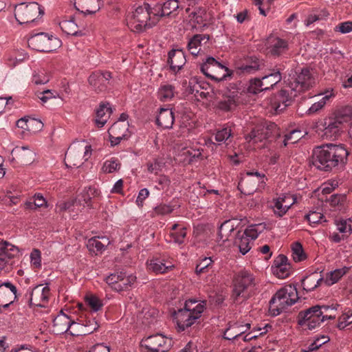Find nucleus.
I'll use <instances>...</instances> for the list:
<instances>
[{"label": "nucleus", "instance_id": "obj_1", "mask_svg": "<svg viewBox=\"0 0 352 352\" xmlns=\"http://www.w3.org/2000/svg\"><path fill=\"white\" fill-rule=\"evenodd\" d=\"M314 83L315 79L309 69L304 68L300 72H296L288 79L286 85L272 98V107L277 113L282 112L291 104L292 99L298 94L309 89Z\"/></svg>", "mask_w": 352, "mask_h": 352}, {"label": "nucleus", "instance_id": "obj_2", "mask_svg": "<svg viewBox=\"0 0 352 352\" xmlns=\"http://www.w3.org/2000/svg\"><path fill=\"white\" fill-rule=\"evenodd\" d=\"M349 152L343 144H325L314 148L313 166L322 171L329 172L342 168L346 164Z\"/></svg>", "mask_w": 352, "mask_h": 352}, {"label": "nucleus", "instance_id": "obj_3", "mask_svg": "<svg viewBox=\"0 0 352 352\" xmlns=\"http://www.w3.org/2000/svg\"><path fill=\"white\" fill-rule=\"evenodd\" d=\"M206 309V300L188 299L185 301L182 308L175 310L172 315L179 330L184 331L198 322Z\"/></svg>", "mask_w": 352, "mask_h": 352}, {"label": "nucleus", "instance_id": "obj_4", "mask_svg": "<svg viewBox=\"0 0 352 352\" xmlns=\"http://www.w3.org/2000/svg\"><path fill=\"white\" fill-rule=\"evenodd\" d=\"M257 280L252 273L248 270L239 272L233 280L232 298L235 302H241L248 299L253 294Z\"/></svg>", "mask_w": 352, "mask_h": 352}, {"label": "nucleus", "instance_id": "obj_5", "mask_svg": "<svg viewBox=\"0 0 352 352\" xmlns=\"http://www.w3.org/2000/svg\"><path fill=\"white\" fill-rule=\"evenodd\" d=\"M297 289L294 285H287L274 295L270 301L269 311L276 316L293 305L298 300Z\"/></svg>", "mask_w": 352, "mask_h": 352}, {"label": "nucleus", "instance_id": "obj_6", "mask_svg": "<svg viewBox=\"0 0 352 352\" xmlns=\"http://www.w3.org/2000/svg\"><path fill=\"white\" fill-rule=\"evenodd\" d=\"M153 6L144 3L138 7L134 12L126 18L128 27L133 32H142L146 28L155 25L158 21H155L153 14Z\"/></svg>", "mask_w": 352, "mask_h": 352}, {"label": "nucleus", "instance_id": "obj_7", "mask_svg": "<svg viewBox=\"0 0 352 352\" xmlns=\"http://www.w3.org/2000/svg\"><path fill=\"white\" fill-rule=\"evenodd\" d=\"M331 307L327 305H316L301 311L298 314V323L304 329L312 330L318 327L327 318L333 319L335 316H328Z\"/></svg>", "mask_w": 352, "mask_h": 352}, {"label": "nucleus", "instance_id": "obj_8", "mask_svg": "<svg viewBox=\"0 0 352 352\" xmlns=\"http://www.w3.org/2000/svg\"><path fill=\"white\" fill-rule=\"evenodd\" d=\"M267 178L263 173L257 170L247 171L242 175L238 188L244 194L252 195L256 191H262L266 185Z\"/></svg>", "mask_w": 352, "mask_h": 352}, {"label": "nucleus", "instance_id": "obj_9", "mask_svg": "<svg viewBox=\"0 0 352 352\" xmlns=\"http://www.w3.org/2000/svg\"><path fill=\"white\" fill-rule=\"evenodd\" d=\"M44 14V9L36 2L22 3L14 9L16 21L21 23H35Z\"/></svg>", "mask_w": 352, "mask_h": 352}, {"label": "nucleus", "instance_id": "obj_10", "mask_svg": "<svg viewBox=\"0 0 352 352\" xmlns=\"http://www.w3.org/2000/svg\"><path fill=\"white\" fill-rule=\"evenodd\" d=\"M28 44L37 51L50 52L58 48L61 41L52 35L41 32L32 36L28 39Z\"/></svg>", "mask_w": 352, "mask_h": 352}, {"label": "nucleus", "instance_id": "obj_11", "mask_svg": "<svg viewBox=\"0 0 352 352\" xmlns=\"http://www.w3.org/2000/svg\"><path fill=\"white\" fill-rule=\"evenodd\" d=\"M171 342L170 339L157 333L143 339L141 346L147 349L146 352H167L170 349Z\"/></svg>", "mask_w": 352, "mask_h": 352}, {"label": "nucleus", "instance_id": "obj_12", "mask_svg": "<svg viewBox=\"0 0 352 352\" xmlns=\"http://www.w3.org/2000/svg\"><path fill=\"white\" fill-rule=\"evenodd\" d=\"M148 271L155 274H166L175 268L173 259L167 254L153 256L146 261Z\"/></svg>", "mask_w": 352, "mask_h": 352}, {"label": "nucleus", "instance_id": "obj_13", "mask_svg": "<svg viewBox=\"0 0 352 352\" xmlns=\"http://www.w3.org/2000/svg\"><path fill=\"white\" fill-rule=\"evenodd\" d=\"M259 69V64L257 60L248 58L236 63L235 69L230 73L224 74L221 79H226L227 76L236 74L238 76H245L254 74Z\"/></svg>", "mask_w": 352, "mask_h": 352}, {"label": "nucleus", "instance_id": "obj_14", "mask_svg": "<svg viewBox=\"0 0 352 352\" xmlns=\"http://www.w3.org/2000/svg\"><path fill=\"white\" fill-rule=\"evenodd\" d=\"M19 250L15 245L6 241L0 242V271L12 265L11 258L16 256Z\"/></svg>", "mask_w": 352, "mask_h": 352}, {"label": "nucleus", "instance_id": "obj_15", "mask_svg": "<svg viewBox=\"0 0 352 352\" xmlns=\"http://www.w3.org/2000/svg\"><path fill=\"white\" fill-rule=\"evenodd\" d=\"M179 8L178 0H166L163 3H157L153 5V14L155 21H160L163 16H170L175 12Z\"/></svg>", "mask_w": 352, "mask_h": 352}, {"label": "nucleus", "instance_id": "obj_16", "mask_svg": "<svg viewBox=\"0 0 352 352\" xmlns=\"http://www.w3.org/2000/svg\"><path fill=\"white\" fill-rule=\"evenodd\" d=\"M111 74L109 72H94L89 77V83L96 91L101 92L107 89Z\"/></svg>", "mask_w": 352, "mask_h": 352}, {"label": "nucleus", "instance_id": "obj_17", "mask_svg": "<svg viewBox=\"0 0 352 352\" xmlns=\"http://www.w3.org/2000/svg\"><path fill=\"white\" fill-rule=\"evenodd\" d=\"M336 117H329L320 123L324 135L327 138H336L342 129L343 123Z\"/></svg>", "mask_w": 352, "mask_h": 352}, {"label": "nucleus", "instance_id": "obj_18", "mask_svg": "<svg viewBox=\"0 0 352 352\" xmlns=\"http://www.w3.org/2000/svg\"><path fill=\"white\" fill-rule=\"evenodd\" d=\"M50 296V287L38 285L32 289L30 301L32 305L44 307L49 301Z\"/></svg>", "mask_w": 352, "mask_h": 352}, {"label": "nucleus", "instance_id": "obj_19", "mask_svg": "<svg viewBox=\"0 0 352 352\" xmlns=\"http://www.w3.org/2000/svg\"><path fill=\"white\" fill-rule=\"evenodd\" d=\"M16 287L10 282H5L0 285V299L1 305L8 308L17 298Z\"/></svg>", "mask_w": 352, "mask_h": 352}, {"label": "nucleus", "instance_id": "obj_20", "mask_svg": "<svg viewBox=\"0 0 352 352\" xmlns=\"http://www.w3.org/2000/svg\"><path fill=\"white\" fill-rule=\"evenodd\" d=\"M272 269L274 274L279 278L288 277L292 272L287 256L283 254H280L276 258Z\"/></svg>", "mask_w": 352, "mask_h": 352}, {"label": "nucleus", "instance_id": "obj_21", "mask_svg": "<svg viewBox=\"0 0 352 352\" xmlns=\"http://www.w3.org/2000/svg\"><path fill=\"white\" fill-rule=\"evenodd\" d=\"M267 130H276V124L270 122L265 126H257L245 137L246 140L253 143L267 140Z\"/></svg>", "mask_w": 352, "mask_h": 352}, {"label": "nucleus", "instance_id": "obj_22", "mask_svg": "<svg viewBox=\"0 0 352 352\" xmlns=\"http://www.w3.org/2000/svg\"><path fill=\"white\" fill-rule=\"evenodd\" d=\"M268 49L272 55L279 56L287 53L289 45L286 40L278 37H271L268 39Z\"/></svg>", "mask_w": 352, "mask_h": 352}, {"label": "nucleus", "instance_id": "obj_23", "mask_svg": "<svg viewBox=\"0 0 352 352\" xmlns=\"http://www.w3.org/2000/svg\"><path fill=\"white\" fill-rule=\"evenodd\" d=\"M184 53L181 50H173L168 53V63L170 69L174 72H178L186 63Z\"/></svg>", "mask_w": 352, "mask_h": 352}, {"label": "nucleus", "instance_id": "obj_24", "mask_svg": "<svg viewBox=\"0 0 352 352\" xmlns=\"http://www.w3.org/2000/svg\"><path fill=\"white\" fill-rule=\"evenodd\" d=\"M210 40L208 34H195L190 39L188 43V50L193 56H197L201 50V46Z\"/></svg>", "mask_w": 352, "mask_h": 352}, {"label": "nucleus", "instance_id": "obj_25", "mask_svg": "<svg viewBox=\"0 0 352 352\" xmlns=\"http://www.w3.org/2000/svg\"><path fill=\"white\" fill-rule=\"evenodd\" d=\"M54 331L57 333H63L68 331L71 326L75 324L66 314L61 313L58 315L53 321Z\"/></svg>", "mask_w": 352, "mask_h": 352}, {"label": "nucleus", "instance_id": "obj_26", "mask_svg": "<svg viewBox=\"0 0 352 352\" xmlns=\"http://www.w3.org/2000/svg\"><path fill=\"white\" fill-rule=\"evenodd\" d=\"M174 115L171 109L162 108L156 119L158 126L164 129H170L174 123Z\"/></svg>", "mask_w": 352, "mask_h": 352}, {"label": "nucleus", "instance_id": "obj_27", "mask_svg": "<svg viewBox=\"0 0 352 352\" xmlns=\"http://www.w3.org/2000/svg\"><path fill=\"white\" fill-rule=\"evenodd\" d=\"M239 104L237 96L234 92L224 96L218 102L217 107L219 110L230 112L234 111Z\"/></svg>", "mask_w": 352, "mask_h": 352}, {"label": "nucleus", "instance_id": "obj_28", "mask_svg": "<svg viewBox=\"0 0 352 352\" xmlns=\"http://www.w3.org/2000/svg\"><path fill=\"white\" fill-rule=\"evenodd\" d=\"M176 95L177 91L175 86L168 83L162 84L157 91L158 99L164 102L172 100Z\"/></svg>", "mask_w": 352, "mask_h": 352}, {"label": "nucleus", "instance_id": "obj_29", "mask_svg": "<svg viewBox=\"0 0 352 352\" xmlns=\"http://www.w3.org/2000/svg\"><path fill=\"white\" fill-rule=\"evenodd\" d=\"M112 113L111 108L109 104H101L99 108L96 110V116L95 122L98 128L102 127L107 122Z\"/></svg>", "mask_w": 352, "mask_h": 352}, {"label": "nucleus", "instance_id": "obj_30", "mask_svg": "<svg viewBox=\"0 0 352 352\" xmlns=\"http://www.w3.org/2000/svg\"><path fill=\"white\" fill-rule=\"evenodd\" d=\"M287 199H291V196L284 195L273 200V210L275 214L283 217L292 206V204H284Z\"/></svg>", "mask_w": 352, "mask_h": 352}, {"label": "nucleus", "instance_id": "obj_31", "mask_svg": "<svg viewBox=\"0 0 352 352\" xmlns=\"http://www.w3.org/2000/svg\"><path fill=\"white\" fill-rule=\"evenodd\" d=\"M350 267H343L340 269H336L326 274L324 278V284L327 286H331L338 283L345 274L349 271Z\"/></svg>", "mask_w": 352, "mask_h": 352}, {"label": "nucleus", "instance_id": "obj_32", "mask_svg": "<svg viewBox=\"0 0 352 352\" xmlns=\"http://www.w3.org/2000/svg\"><path fill=\"white\" fill-rule=\"evenodd\" d=\"M212 67H217L222 69H224L226 72H229L228 69L223 65H222L220 63L216 60L213 57H208L206 58V62L202 63L200 67V69L201 72L206 75V76L215 78V77L211 74Z\"/></svg>", "mask_w": 352, "mask_h": 352}, {"label": "nucleus", "instance_id": "obj_33", "mask_svg": "<svg viewBox=\"0 0 352 352\" xmlns=\"http://www.w3.org/2000/svg\"><path fill=\"white\" fill-rule=\"evenodd\" d=\"M99 195L100 192L96 188H85L82 193L76 199H80V206L82 204V202H83V206L86 205L88 207H91V199L99 196Z\"/></svg>", "mask_w": 352, "mask_h": 352}, {"label": "nucleus", "instance_id": "obj_34", "mask_svg": "<svg viewBox=\"0 0 352 352\" xmlns=\"http://www.w3.org/2000/svg\"><path fill=\"white\" fill-rule=\"evenodd\" d=\"M187 232L186 228L177 223L172 226L170 236L175 243H178L179 245L183 244Z\"/></svg>", "mask_w": 352, "mask_h": 352}, {"label": "nucleus", "instance_id": "obj_35", "mask_svg": "<svg viewBox=\"0 0 352 352\" xmlns=\"http://www.w3.org/2000/svg\"><path fill=\"white\" fill-rule=\"evenodd\" d=\"M251 240L247 237L241 231H238L234 240V244L238 246L240 252L245 254L251 249Z\"/></svg>", "mask_w": 352, "mask_h": 352}, {"label": "nucleus", "instance_id": "obj_36", "mask_svg": "<svg viewBox=\"0 0 352 352\" xmlns=\"http://www.w3.org/2000/svg\"><path fill=\"white\" fill-rule=\"evenodd\" d=\"M80 207V199H71L67 201H62L57 204V208L60 212L67 211L69 213H77Z\"/></svg>", "mask_w": 352, "mask_h": 352}, {"label": "nucleus", "instance_id": "obj_37", "mask_svg": "<svg viewBox=\"0 0 352 352\" xmlns=\"http://www.w3.org/2000/svg\"><path fill=\"white\" fill-rule=\"evenodd\" d=\"M234 230V223L232 220L226 221L223 222L219 230L218 239L223 242L229 240V236L231 233Z\"/></svg>", "mask_w": 352, "mask_h": 352}, {"label": "nucleus", "instance_id": "obj_38", "mask_svg": "<svg viewBox=\"0 0 352 352\" xmlns=\"http://www.w3.org/2000/svg\"><path fill=\"white\" fill-rule=\"evenodd\" d=\"M61 30L67 34L81 36L84 35L82 31L78 30V26L73 20L63 21L60 23Z\"/></svg>", "mask_w": 352, "mask_h": 352}, {"label": "nucleus", "instance_id": "obj_39", "mask_svg": "<svg viewBox=\"0 0 352 352\" xmlns=\"http://www.w3.org/2000/svg\"><path fill=\"white\" fill-rule=\"evenodd\" d=\"M281 69V67L277 68L276 72L274 73H271L270 74L266 75L262 78L264 87L266 88V90L269 89L270 87H272L274 85L277 84L280 81L282 78L280 70Z\"/></svg>", "mask_w": 352, "mask_h": 352}, {"label": "nucleus", "instance_id": "obj_40", "mask_svg": "<svg viewBox=\"0 0 352 352\" xmlns=\"http://www.w3.org/2000/svg\"><path fill=\"white\" fill-rule=\"evenodd\" d=\"M34 124H36V129L37 130H41L43 126L41 121L34 118H23L19 119L16 122V125L19 128L27 131H31L32 126Z\"/></svg>", "mask_w": 352, "mask_h": 352}, {"label": "nucleus", "instance_id": "obj_41", "mask_svg": "<svg viewBox=\"0 0 352 352\" xmlns=\"http://www.w3.org/2000/svg\"><path fill=\"white\" fill-rule=\"evenodd\" d=\"M100 0H78L82 5V12L85 14H94L98 11Z\"/></svg>", "mask_w": 352, "mask_h": 352}, {"label": "nucleus", "instance_id": "obj_42", "mask_svg": "<svg viewBox=\"0 0 352 352\" xmlns=\"http://www.w3.org/2000/svg\"><path fill=\"white\" fill-rule=\"evenodd\" d=\"M135 280L136 276L133 274L126 276L125 273L123 272L119 283L115 285L114 290L116 292L126 290L135 282Z\"/></svg>", "mask_w": 352, "mask_h": 352}, {"label": "nucleus", "instance_id": "obj_43", "mask_svg": "<svg viewBox=\"0 0 352 352\" xmlns=\"http://www.w3.org/2000/svg\"><path fill=\"white\" fill-rule=\"evenodd\" d=\"M265 229V226L263 224H255L248 226L244 232H242L251 241L255 240Z\"/></svg>", "mask_w": 352, "mask_h": 352}, {"label": "nucleus", "instance_id": "obj_44", "mask_svg": "<svg viewBox=\"0 0 352 352\" xmlns=\"http://www.w3.org/2000/svg\"><path fill=\"white\" fill-rule=\"evenodd\" d=\"M322 283H324V278H320L316 280L314 275H312L306 277L302 280V286L305 290L312 291L320 286Z\"/></svg>", "mask_w": 352, "mask_h": 352}, {"label": "nucleus", "instance_id": "obj_45", "mask_svg": "<svg viewBox=\"0 0 352 352\" xmlns=\"http://www.w3.org/2000/svg\"><path fill=\"white\" fill-rule=\"evenodd\" d=\"M328 16L329 13L325 9L315 10L314 12L309 14L305 21V25L309 26L316 21L326 19Z\"/></svg>", "mask_w": 352, "mask_h": 352}, {"label": "nucleus", "instance_id": "obj_46", "mask_svg": "<svg viewBox=\"0 0 352 352\" xmlns=\"http://www.w3.org/2000/svg\"><path fill=\"white\" fill-rule=\"evenodd\" d=\"M85 302L94 311L100 310L104 305L102 300L94 294L87 295L85 297Z\"/></svg>", "mask_w": 352, "mask_h": 352}, {"label": "nucleus", "instance_id": "obj_47", "mask_svg": "<svg viewBox=\"0 0 352 352\" xmlns=\"http://www.w3.org/2000/svg\"><path fill=\"white\" fill-rule=\"evenodd\" d=\"M175 207V205H173V204H162L158 206H157L152 211V217H156V216H164L168 214L171 213Z\"/></svg>", "mask_w": 352, "mask_h": 352}, {"label": "nucleus", "instance_id": "obj_48", "mask_svg": "<svg viewBox=\"0 0 352 352\" xmlns=\"http://www.w3.org/2000/svg\"><path fill=\"white\" fill-rule=\"evenodd\" d=\"M331 94L325 95L318 101L314 102L312 105L309 108L307 111V113L309 115H312L318 113L320 110H321L327 104V102L331 98Z\"/></svg>", "mask_w": 352, "mask_h": 352}, {"label": "nucleus", "instance_id": "obj_49", "mask_svg": "<svg viewBox=\"0 0 352 352\" xmlns=\"http://www.w3.org/2000/svg\"><path fill=\"white\" fill-rule=\"evenodd\" d=\"M329 201L332 207L336 208L338 210H341L346 201V196L344 194L332 195L330 197Z\"/></svg>", "mask_w": 352, "mask_h": 352}, {"label": "nucleus", "instance_id": "obj_50", "mask_svg": "<svg viewBox=\"0 0 352 352\" xmlns=\"http://www.w3.org/2000/svg\"><path fill=\"white\" fill-rule=\"evenodd\" d=\"M303 137L302 132L298 129H293L289 133L285 135L283 140L284 146L288 144H294Z\"/></svg>", "mask_w": 352, "mask_h": 352}, {"label": "nucleus", "instance_id": "obj_51", "mask_svg": "<svg viewBox=\"0 0 352 352\" xmlns=\"http://www.w3.org/2000/svg\"><path fill=\"white\" fill-rule=\"evenodd\" d=\"M264 90H266V88L264 87L262 79L254 78L250 81V85L248 87L249 93L256 94Z\"/></svg>", "mask_w": 352, "mask_h": 352}, {"label": "nucleus", "instance_id": "obj_52", "mask_svg": "<svg viewBox=\"0 0 352 352\" xmlns=\"http://www.w3.org/2000/svg\"><path fill=\"white\" fill-rule=\"evenodd\" d=\"M19 152V159L23 164H29L34 160V153L32 151L22 147Z\"/></svg>", "mask_w": 352, "mask_h": 352}, {"label": "nucleus", "instance_id": "obj_53", "mask_svg": "<svg viewBox=\"0 0 352 352\" xmlns=\"http://www.w3.org/2000/svg\"><path fill=\"white\" fill-rule=\"evenodd\" d=\"M120 168V161L115 158L112 157L110 160H107L102 166V170L105 173H111L115 171H117Z\"/></svg>", "mask_w": 352, "mask_h": 352}, {"label": "nucleus", "instance_id": "obj_54", "mask_svg": "<svg viewBox=\"0 0 352 352\" xmlns=\"http://www.w3.org/2000/svg\"><path fill=\"white\" fill-rule=\"evenodd\" d=\"M351 116L352 107L345 106L338 111L335 117L339 120H341L340 121L344 124V122H346L351 120Z\"/></svg>", "mask_w": 352, "mask_h": 352}, {"label": "nucleus", "instance_id": "obj_55", "mask_svg": "<svg viewBox=\"0 0 352 352\" xmlns=\"http://www.w3.org/2000/svg\"><path fill=\"white\" fill-rule=\"evenodd\" d=\"M349 220L340 219L336 221L337 230L344 236L348 237L351 232V226L349 223Z\"/></svg>", "mask_w": 352, "mask_h": 352}, {"label": "nucleus", "instance_id": "obj_56", "mask_svg": "<svg viewBox=\"0 0 352 352\" xmlns=\"http://www.w3.org/2000/svg\"><path fill=\"white\" fill-rule=\"evenodd\" d=\"M214 260L212 257H204L197 265L195 272L197 274L207 272L208 269L212 267Z\"/></svg>", "mask_w": 352, "mask_h": 352}, {"label": "nucleus", "instance_id": "obj_57", "mask_svg": "<svg viewBox=\"0 0 352 352\" xmlns=\"http://www.w3.org/2000/svg\"><path fill=\"white\" fill-rule=\"evenodd\" d=\"M87 248L94 252H102L104 250V243H102L100 237H94L88 240Z\"/></svg>", "mask_w": 352, "mask_h": 352}, {"label": "nucleus", "instance_id": "obj_58", "mask_svg": "<svg viewBox=\"0 0 352 352\" xmlns=\"http://www.w3.org/2000/svg\"><path fill=\"white\" fill-rule=\"evenodd\" d=\"M292 257L295 262H300L305 259V254L303 252L302 245L296 243L292 247Z\"/></svg>", "mask_w": 352, "mask_h": 352}, {"label": "nucleus", "instance_id": "obj_59", "mask_svg": "<svg viewBox=\"0 0 352 352\" xmlns=\"http://www.w3.org/2000/svg\"><path fill=\"white\" fill-rule=\"evenodd\" d=\"M230 136L231 129L228 127H225L221 130L217 131L215 134L214 139L219 143L226 142Z\"/></svg>", "mask_w": 352, "mask_h": 352}, {"label": "nucleus", "instance_id": "obj_60", "mask_svg": "<svg viewBox=\"0 0 352 352\" xmlns=\"http://www.w3.org/2000/svg\"><path fill=\"white\" fill-rule=\"evenodd\" d=\"M323 217V214L318 212H311L305 216V218L312 226L320 223Z\"/></svg>", "mask_w": 352, "mask_h": 352}, {"label": "nucleus", "instance_id": "obj_61", "mask_svg": "<svg viewBox=\"0 0 352 352\" xmlns=\"http://www.w3.org/2000/svg\"><path fill=\"white\" fill-rule=\"evenodd\" d=\"M240 327H234L232 329H227L224 332V338L228 340L234 339L240 336L242 333H244L243 331L241 330H236V329H239Z\"/></svg>", "mask_w": 352, "mask_h": 352}, {"label": "nucleus", "instance_id": "obj_62", "mask_svg": "<svg viewBox=\"0 0 352 352\" xmlns=\"http://www.w3.org/2000/svg\"><path fill=\"white\" fill-rule=\"evenodd\" d=\"M122 274V272H120L111 274L106 278V283L111 286L112 289L114 290L115 285L119 283Z\"/></svg>", "mask_w": 352, "mask_h": 352}, {"label": "nucleus", "instance_id": "obj_63", "mask_svg": "<svg viewBox=\"0 0 352 352\" xmlns=\"http://www.w3.org/2000/svg\"><path fill=\"white\" fill-rule=\"evenodd\" d=\"M126 126V124L115 122L109 129V132L113 133V135H120L121 133L125 134L126 130L127 129Z\"/></svg>", "mask_w": 352, "mask_h": 352}, {"label": "nucleus", "instance_id": "obj_64", "mask_svg": "<svg viewBox=\"0 0 352 352\" xmlns=\"http://www.w3.org/2000/svg\"><path fill=\"white\" fill-rule=\"evenodd\" d=\"M50 80L49 76L43 72L41 71L36 73L32 76V82L36 85H41L47 82Z\"/></svg>", "mask_w": 352, "mask_h": 352}]
</instances>
